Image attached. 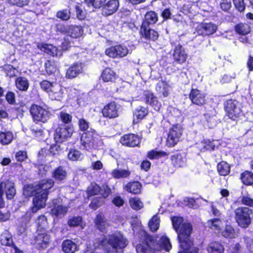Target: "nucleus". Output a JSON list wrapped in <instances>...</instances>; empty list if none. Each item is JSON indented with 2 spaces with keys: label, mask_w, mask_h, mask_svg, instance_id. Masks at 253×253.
<instances>
[{
  "label": "nucleus",
  "mask_w": 253,
  "mask_h": 253,
  "mask_svg": "<svg viewBox=\"0 0 253 253\" xmlns=\"http://www.w3.org/2000/svg\"><path fill=\"white\" fill-rule=\"evenodd\" d=\"M141 185L138 181L129 182L125 186V189L127 192L134 194L140 193L141 190Z\"/></svg>",
  "instance_id": "473e14b6"
},
{
  "label": "nucleus",
  "mask_w": 253,
  "mask_h": 253,
  "mask_svg": "<svg viewBox=\"0 0 253 253\" xmlns=\"http://www.w3.org/2000/svg\"><path fill=\"white\" fill-rule=\"evenodd\" d=\"M78 125L80 130L82 131H87L89 128V123L84 119H80L78 121Z\"/></svg>",
  "instance_id": "4d7b16f0"
},
{
  "label": "nucleus",
  "mask_w": 253,
  "mask_h": 253,
  "mask_svg": "<svg viewBox=\"0 0 253 253\" xmlns=\"http://www.w3.org/2000/svg\"><path fill=\"white\" fill-rule=\"evenodd\" d=\"M72 116L66 112H61L60 113V119L64 123H70L72 121Z\"/></svg>",
  "instance_id": "052dcab7"
},
{
  "label": "nucleus",
  "mask_w": 253,
  "mask_h": 253,
  "mask_svg": "<svg viewBox=\"0 0 253 253\" xmlns=\"http://www.w3.org/2000/svg\"><path fill=\"white\" fill-rule=\"evenodd\" d=\"M235 74H233V76L229 75H224L220 80L222 84L228 83L232 81L233 79L235 78Z\"/></svg>",
  "instance_id": "774afa93"
},
{
  "label": "nucleus",
  "mask_w": 253,
  "mask_h": 253,
  "mask_svg": "<svg viewBox=\"0 0 253 253\" xmlns=\"http://www.w3.org/2000/svg\"><path fill=\"white\" fill-rule=\"evenodd\" d=\"M242 182L246 185L253 184V174L249 171H245L241 175Z\"/></svg>",
  "instance_id": "49530a36"
},
{
  "label": "nucleus",
  "mask_w": 253,
  "mask_h": 253,
  "mask_svg": "<svg viewBox=\"0 0 253 253\" xmlns=\"http://www.w3.org/2000/svg\"><path fill=\"white\" fill-rule=\"evenodd\" d=\"M77 17L80 20L84 19L85 18L86 12L84 10L81 6L77 5L75 6Z\"/></svg>",
  "instance_id": "6e6d98bb"
},
{
  "label": "nucleus",
  "mask_w": 253,
  "mask_h": 253,
  "mask_svg": "<svg viewBox=\"0 0 253 253\" xmlns=\"http://www.w3.org/2000/svg\"><path fill=\"white\" fill-rule=\"evenodd\" d=\"M83 157L84 155L82 153L75 149L71 150L68 154V159L73 161L81 160Z\"/></svg>",
  "instance_id": "09e8293b"
},
{
  "label": "nucleus",
  "mask_w": 253,
  "mask_h": 253,
  "mask_svg": "<svg viewBox=\"0 0 253 253\" xmlns=\"http://www.w3.org/2000/svg\"><path fill=\"white\" fill-rule=\"evenodd\" d=\"M70 15V11L67 9L59 11L56 14L57 17L63 20H68L69 19Z\"/></svg>",
  "instance_id": "5fc2aeb1"
},
{
  "label": "nucleus",
  "mask_w": 253,
  "mask_h": 253,
  "mask_svg": "<svg viewBox=\"0 0 253 253\" xmlns=\"http://www.w3.org/2000/svg\"><path fill=\"white\" fill-rule=\"evenodd\" d=\"M67 211L68 207L63 205L62 200L60 199L52 201V208L50 210V213L52 215L61 217L64 216Z\"/></svg>",
  "instance_id": "4468645a"
},
{
  "label": "nucleus",
  "mask_w": 253,
  "mask_h": 253,
  "mask_svg": "<svg viewBox=\"0 0 253 253\" xmlns=\"http://www.w3.org/2000/svg\"><path fill=\"white\" fill-rule=\"evenodd\" d=\"M217 29V26L211 23H203L197 26L196 31L199 35L209 36L214 34Z\"/></svg>",
  "instance_id": "ddd939ff"
},
{
  "label": "nucleus",
  "mask_w": 253,
  "mask_h": 253,
  "mask_svg": "<svg viewBox=\"0 0 253 253\" xmlns=\"http://www.w3.org/2000/svg\"><path fill=\"white\" fill-rule=\"evenodd\" d=\"M40 194L46 193L47 196L48 190L52 188L54 185V181L52 179H43L37 184Z\"/></svg>",
  "instance_id": "393cba45"
},
{
  "label": "nucleus",
  "mask_w": 253,
  "mask_h": 253,
  "mask_svg": "<svg viewBox=\"0 0 253 253\" xmlns=\"http://www.w3.org/2000/svg\"><path fill=\"white\" fill-rule=\"evenodd\" d=\"M156 90L160 94H162L163 97H167L169 93L170 86L165 81H160L156 85Z\"/></svg>",
  "instance_id": "bb28decb"
},
{
  "label": "nucleus",
  "mask_w": 253,
  "mask_h": 253,
  "mask_svg": "<svg viewBox=\"0 0 253 253\" xmlns=\"http://www.w3.org/2000/svg\"><path fill=\"white\" fill-rule=\"evenodd\" d=\"M140 33L143 38L152 41H156L159 37L158 32L150 29L149 26H141Z\"/></svg>",
  "instance_id": "b1692460"
},
{
  "label": "nucleus",
  "mask_w": 253,
  "mask_h": 253,
  "mask_svg": "<svg viewBox=\"0 0 253 253\" xmlns=\"http://www.w3.org/2000/svg\"><path fill=\"white\" fill-rule=\"evenodd\" d=\"M233 2L238 11L242 12L245 10V6L243 0H233Z\"/></svg>",
  "instance_id": "0e129e2a"
},
{
  "label": "nucleus",
  "mask_w": 253,
  "mask_h": 253,
  "mask_svg": "<svg viewBox=\"0 0 253 253\" xmlns=\"http://www.w3.org/2000/svg\"><path fill=\"white\" fill-rule=\"evenodd\" d=\"M13 139V135L12 132L4 131L0 132V143L2 145L10 144Z\"/></svg>",
  "instance_id": "c9c22d12"
},
{
  "label": "nucleus",
  "mask_w": 253,
  "mask_h": 253,
  "mask_svg": "<svg viewBox=\"0 0 253 253\" xmlns=\"http://www.w3.org/2000/svg\"><path fill=\"white\" fill-rule=\"evenodd\" d=\"M72 129L65 126L57 127L54 133V139L57 142L64 141L66 138L70 137L72 134Z\"/></svg>",
  "instance_id": "f3484780"
},
{
  "label": "nucleus",
  "mask_w": 253,
  "mask_h": 253,
  "mask_svg": "<svg viewBox=\"0 0 253 253\" xmlns=\"http://www.w3.org/2000/svg\"><path fill=\"white\" fill-rule=\"evenodd\" d=\"M235 219L238 225L243 228H247L251 223L250 215L252 210L247 207H239L235 210Z\"/></svg>",
  "instance_id": "423d86ee"
},
{
  "label": "nucleus",
  "mask_w": 253,
  "mask_h": 253,
  "mask_svg": "<svg viewBox=\"0 0 253 253\" xmlns=\"http://www.w3.org/2000/svg\"><path fill=\"white\" fill-rule=\"evenodd\" d=\"M99 246H101L107 253H120L127 245V241L120 232H116L107 237L98 239Z\"/></svg>",
  "instance_id": "f03ea898"
},
{
  "label": "nucleus",
  "mask_w": 253,
  "mask_h": 253,
  "mask_svg": "<svg viewBox=\"0 0 253 253\" xmlns=\"http://www.w3.org/2000/svg\"><path fill=\"white\" fill-rule=\"evenodd\" d=\"M15 157L18 161H24L27 158V153L25 151H19L16 153Z\"/></svg>",
  "instance_id": "338daca9"
},
{
  "label": "nucleus",
  "mask_w": 253,
  "mask_h": 253,
  "mask_svg": "<svg viewBox=\"0 0 253 253\" xmlns=\"http://www.w3.org/2000/svg\"><path fill=\"white\" fill-rule=\"evenodd\" d=\"M119 107L117 104L112 102L105 105L102 110V113L104 117L109 119H114L119 115Z\"/></svg>",
  "instance_id": "f8f14e48"
},
{
  "label": "nucleus",
  "mask_w": 253,
  "mask_h": 253,
  "mask_svg": "<svg viewBox=\"0 0 253 253\" xmlns=\"http://www.w3.org/2000/svg\"><path fill=\"white\" fill-rule=\"evenodd\" d=\"M40 85L43 90L48 93L52 99L60 100L64 96L65 89L56 83L43 81L41 83Z\"/></svg>",
  "instance_id": "20e7f679"
},
{
  "label": "nucleus",
  "mask_w": 253,
  "mask_h": 253,
  "mask_svg": "<svg viewBox=\"0 0 253 253\" xmlns=\"http://www.w3.org/2000/svg\"><path fill=\"white\" fill-rule=\"evenodd\" d=\"M5 192L7 199H12L15 194L16 190L14 183L11 181H6L0 183V207L2 208L4 206V202L3 199V193Z\"/></svg>",
  "instance_id": "0eeeda50"
},
{
  "label": "nucleus",
  "mask_w": 253,
  "mask_h": 253,
  "mask_svg": "<svg viewBox=\"0 0 253 253\" xmlns=\"http://www.w3.org/2000/svg\"><path fill=\"white\" fill-rule=\"evenodd\" d=\"M40 194L37 185H27L24 186L23 194L26 197L33 196L36 194Z\"/></svg>",
  "instance_id": "4c0bfd02"
},
{
  "label": "nucleus",
  "mask_w": 253,
  "mask_h": 253,
  "mask_svg": "<svg viewBox=\"0 0 253 253\" xmlns=\"http://www.w3.org/2000/svg\"><path fill=\"white\" fill-rule=\"evenodd\" d=\"M207 224L210 228L217 231H221V227L223 225L222 221L217 218L209 220Z\"/></svg>",
  "instance_id": "ea45409f"
},
{
  "label": "nucleus",
  "mask_w": 253,
  "mask_h": 253,
  "mask_svg": "<svg viewBox=\"0 0 253 253\" xmlns=\"http://www.w3.org/2000/svg\"><path fill=\"white\" fill-rule=\"evenodd\" d=\"M225 110L229 118L235 120L241 114L240 104L235 100H228L225 104Z\"/></svg>",
  "instance_id": "1a4fd4ad"
},
{
  "label": "nucleus",
  "mask_w": 253,
  "mask_h": 253,
  "mask_svg": "<svg viewBox=\"0 0 253 253\" xmlns=\"http://www.w3.org/2000/svg\"><path fill=\"white\" fill-rule=\"evenodd\" d=\"M160 225V218L157 215H154L149 222V226L152 232L156 231Z\"/></svg>",
  "instance_id": "3c124183"
},
{
  "label": "nucleus",
  "mask_w": 253,
  "mask_h": 253,
  "mask_svg": "<svg viewBox=\"0 0 253 253\" xmlns=\"http://www.w3.org/2000/svg\"><path fill=\"white\" fill-rule=\"evenodd\" d=\"M0 243L2 245L7 246H12L13 245L11 235L8 231H6L1 234Z\"/></svg>",
  "instance_id": "c03bdc74"
},
{
  "label": "nucleus",
  "mask_w": 253,
  "mask_h": 253,
  "mask_svg": "<svg viewBox=\"0 0 253 253\" xmlns=\"http://www.w3.org/2000/svg\"><path fill=\"white\" fill-rule=\"evenodd\" d=\"M100 191V186L96 183H92L88 187L87 194L89 196H93L97 194Z\"/></svg>",
  "instance_id": "603ef678"
},
{
  "label": "nucleus",
  "mask_w": 253,
  "mask_h": 253,
  "mask_svg": "<svg viewBox=\"0 0 253 253\" xmlns=\"http://www.w3.org/2000/svg\"><path fill=\"white\" fill-rule=\"evenodd\" d=\"M61 30L72 38H78L83 33L82 28L77 25L62 26Z\"/></svg>",
  "instance_id": "a211bd4d"
},
{
  "label": "nucleus",
  "mask_w": 253,
  "mask_h": 253,
  "mask_svg": "<svg viewBox=\"0 0 253 253\" xmlns=\"http://www.w3.org/2000/svg\"><path fill=\"white\" fill-rule=\"evenodd\" d=\"M182 134V127L179 125L173 126L168 134L167 145L169 147L175 145L179 141Z\"/></svg>",
  "instance_id": "9d476101"
},
{
  "label": "nucleus",
  "mask_w": 253,
  "mask_h": 253,
  "mask_svg": "<svg viewBox=\"0 0 253 253\" xmlns=\"http://www.w3.org/2000/svg\"><path fill=\"white\" fill-rule=\"evenodd\" d=\"M221 233L223 237L227 238L233 239L237 236L234 228L230 225H226L224 229L221 231Z\"/></svg>",
  "instance_id": "a19ab883"
},
{
  "label": "nucleus",
  "mask_w": 253,
  "mask_h": 253,
  "mask_svg": "<svg viewBox=\"0 0 253 253\" xmlns=\"http://www.w3.org/2000/svg\"><path fill=\"white\" fill-rule=\"evenodd\" d=\"M206 95L197 89H192L189 94V98L192 103L198 106H202L206 103Z\"/></svg>",
  "instance_id": "dca6fc26"
},
{
  "label": "nucleus",
  "mask_w": 253,
  "mask_h": 253,
  "mask_svg": "<svg viewBox=\"0 0 253 253\" xmlns=\"http://www.w3.org/2000/svg\"><path fill=\"white\" fill-rule=\"evenodd\" d=\"M83 65L82 63H75L67 70L66 77L68 79H73L82 73Z\"/></svg>",
  "instance_id": "5701e85b"
},
{
  "label": "nucleus",
  "mask_w": 253,
  "mask_h": 253,
  "mask_svg": "<svg viewBox=\"0 0 253 253\" xmlns=\"http://www.w3.org/2000/svg\"><path fill=\"white\" fill-rule=\"evenodd\" d=\"M49 236L46 233H40L35 238V244L42 248H45L49 242Z\"/></svg>",
  "instance_id": "72a5a7b5"
},
{
  "label": "nucleus",
  "mask_w": 253,
  "mask_h": 253,
  "mask_svg": "<svg viewBox=\"0 0 253 253\" xmlns=\"http://www.w3.org/2000/svg\"><path fill=\"white\" fill-rule=\"evenodd\" d=\"M128 53L127 48L122 45H117L108 48L105 50V54L112 58H122Z\"/></svg>",
  "instance_id": "9b49d317"
},
{
  "label": "nucleus",
  "mask_w": 253,
  "mask_h": 253,
  "mask_svg": "<svg viewBox=\"0 0 253 253\" xmlns=\"http://www.w3.org/2000/svg\"><path fill=\"white\" fill-rule=\"evenodd\" d=\"M235 31L241 35H247L251 31L250 26L246 23H240L235 27Z\"/></svg>",
  "instance_id": "79ce46f5"
},
{
  "label": "nucleus",
  "mask_w": 253,
  "mask_h": 253,
  "mask_svg": "<svg viewBox=\"0 0 253 253\" xmlns=\"http://www.w3.org/2000/svg\"><path fill=\"white\" fill-rule=\"evenodd\" d=\"M94 223L96 227L102 232L105 231L106 228L109 226L108 222L101 214L97 215L94 220Z\"/></svg>",
  "instance_id": "cd10ccee"
},
{
  "label": "nucleus",
  "mask_w": 253,
  "mask_h": 253,
  "mask_svg": "<svg viewBox=\"0 0 253 253\" xmlns=\"http://www.w3.org/2000/svg\"><path fill=\"white\" fill-rule=\"evenodd\" d=\"M217 171L221 175L225 176L230 172V167L229 165L225 162H222L217 165Z\"/></svg>",
  "instance_id": "de8ad7c7"
},
{
  "label": "nucleus",
  "mask_w": 253,
  "mask_h": 253,
  "mask_svg": "<svg viewBox=\"0 0 253 253\" xmlns=\"http://www.w3.org/2000/svg\"><path fill=\"white\" fill-rule=\"evenodd\" d=\"M172 56L174 61L179 64L184 63L188 57L185 49L180 44L175 46Z\"/></svg>",
  "instance_id": "2eb2a0df"
},
{
  "label": "nucleus",
  "mask_w": 253,
  "mask_h": 253,
  "mask_svg": "<svg viewBox=\"0 0 253 253\" xmlns=\"http://www.w3.org/2000/svg\"><path fill=\"white\" fill-rule=\"evenodd\" d=\"M146 102L152 106L155 110H159L161 104L152 92H147L145 94Z\"/></svg>",
  "instance_id": "7c9ffc66"
},
{
  "label": "nucleus",
  "mask_w": 253,
  "mask_h": 253,
  "mask_svg": "<svg viewBox=\"0 0 253 253\" xmlns=\"http://www.w3.org/2000/svg\"><path fill=\"white\" fill-rule=\"evenodd\" d=\"M46 193L43 194H38L33 199V206L31 208V211L35 213L40 209L43 208L45 205V202L47 199Z\"/></svg>",
  "instance_id": "6ab92c4d"
},
{
  "label": "nucleus",
  "mask_w": 253,
  "mask_h": 253,
  "mask_svg": "<svg viewBox=\"0 0 253 253\" xmlns=\"http://www.w3.org/2000/svg\"><path fill=\"white\" fill-rule=\"evenodd\" d=\"M52 176L57 180H62L66 178L67 172L62 167H59L53 171Z\"/></svg>",
  "instance_id": "a18cd8bd"
},
{
  "label": "nucleus",
  "mask_w": 253,
  "mask_h": 253,
  "mask_svg": "<svg viewBox=\"0 0 253 253\" xmlns=\"http://www.w3.org/2000/svg\"><path fill=\"white\" fill-rule=\"evenodd\" d=\"M120 142L123 145L134 147L140 143V139L134 134H126L121 138Z\"/></svg>",
  "instance_id": "aec40b11"
},
{
  "label": "nucleus",
  "mask_w": 253,
  "mask_h": 253,
  "mask_svg": "<svg viewBox=\"0 0 253 253\" xmlns=\"http://www.w3.org/2000/svg\"><path fill=\"white\" fill-rule=\"evenodd\" d=\"M82 221L81 217H74L69 220L68 224L70 226H77L81 224Z\"/></svg>",
  "instance_id": "680f3d73"
},
{
  "label": "nucleus",
  "mask_w": 253,
  "mask_h": 253,
  "mask_svg": "<svg viewBox=\"0 0 253 253\" xmlns=\"http://www.w3.org/2000/svg\"><path fill=\"white\" fill-rule=\"evenodd\" d=\"M101 77L104 82H113L116 80L117 76L110 68H106L103 71Z\"/></svg>",
  "instance_id": "2f4dec72"
},
{
  "label": "nucleus",
  "mask_w": 253,
  "mask_h": 253,
  "mask_svg": "<svg viewBox=\"0 0 253 253\" xmlns=\"http://www.w3.org/2000/svg\"><path fill=\"white\" fill-rule=\"evenodd\" d=\"M10 3L19 7H23L28 4L30 0H9Z\"/></svg>",
  "instance_id": "e2e57ef3"
},
{
  "label": "nucleus",
  "mask_w": 253,
  "mask_h": 253,
  "mask_svg": "<svg viewBox=\"0 0 253 253\" xmlns=\"http://www.w3.org/2000/svg\"><path fill=\"white\" fill-rule=\"evenodd\" d=\"M30 113L34 121L45 123L49 119L50 113L44 108L33 104L30 108Z\"/></svg>",
  "instance_id": "6e6552de"
},
{
  "label": "nucleus",
  "mask_w": 253,
  "mask_h": 253,
  "mask_svg": "<svg viewBox=\"0 0 253 253\" xmlns=\"http://www.w3.org/2000/svg\"><path fill=\"white\" fill-rule=\"evenodd\" d=\"M130 172L128 170L115 169L112 172V176L115 178H126L129 176Z\"/></svg>",
  "instance_id": "37998d69"
},
{
  "label": "nucleus",
  "mask_w": 253,
  "mask_h": 253,
  "mask_svg": "<svg viewBox=\"0 0 253 253\" xmlns=\"http://www.w3.org/2000/svg\"><path fill=\"white\" fill-rule=\"evenodd\" d=\"M17 88L22 91H26L29 86L28 80L23 77L17 78L15 81Z\"/></svg>",
  "instance_id": "58836bf2"
},
{
  "label": "nucleus",
  "mask_w": 253,
  "mask_h": 253,
  "mask_svg": "<svg viewBox=\"0 0 253 253\" xmlns=\"http://www.w3.org/2000/svg\"><path fill=\"white\" fill-rule=\"evenodd\" d=\"M81 141L84 149L91 151L97 148L100 142V137L95 130L90 128L82 135Z\"/></svg>",
  "instance_id": "39448f33"
},
{
  "label": "nucleus",
  "mask_w": 253,
  "mask_h": 253,
  "mask_svg": "<svg viewBox=\"0 0 253 253\" xmlns=\"http://www.w3.org/2000/svg\"><path fill=\"white\" fill-rule=\"evenodd\" d=\"M231 6V0H221L220 1V7L221 8L226 11L228 10Z\"/></svg>",
  "instance_id": "69168bd1"
},
{
  "label": "nucleus",
  "mask_w": 253,
  "mask_h": 253,
  "mask_svg": "<svg viewBox=\"0 0 253 253\" xmlns=\"http://www.w3.org/2000/svg\"><path fill=\"white\" fill-rule=\"evenodd\" d=\"M207 250L208 253H224V248L220 243L214 242L209 244Z\"/></svg>",
  "instance_id": "f704fd0d"
},
{
  "label": "nucleus",
  "mask_w": 253,
  "mask_h": 253,
  "mask_svg": "<svg viewBox=\"0 0 253 253\" xmlns=\"http://www.w3.org/2000/svg\"><path fill=\"white\" fill-rule=\"evenodd\" d=\"M140 234L142 236V238L141 239L142 243L136 246V250L137 253H155V250L160 249H164L169 252L171 248L169 239L165 236H162L160 239L159 247L153 249L151 246L153 245L154 243L151 238L144 231H141Z\"/></svg>",
  "instance_id": "7ed1b4c3"
},
{
  "label": "nucleus",
  "mask_w": 253,
  "mask_h": 253,
  "mask_svg": "<svg viewBox=\"0 0 253 253\" xmlns=\"http://www.w3.org/2000/svg\"><path fill=\"white\" fill-rule=\"evenodd\" d=\"M84 2L88 7L92 6L95 8H100L102 5L101 0L98 1L97 0H84Z\"/></svg>",
  "instance_id": "bf43d9fd"
},
{
  "label": "nucleus",
  "mask_w": 253,
  "mask_h": 253,
  "mask_svg": "<svg viewBox=\"0 0 253 253\" xmlns=\"http://www.w3.org/2000/svg\"><path fill=\"white\" fill-rule=\"evenodd\" d=\"M173 165L176 167H182L185 165L186 159L184 155L177 154L171 157Z\"/></svg>",
  "instance_id": "e433bc0d"
},
{
  "label": "nucleus",
  "mask_w": 253,
  "mask_h": 253,
  "mask_svg": "<svg viewBox=\"0 0 253 253\" xmlns=\"http://www.w3.org/2000/svg\"><path fill=\"white\" fill-rule=\"evenodd\" d=\"M167 155L164 152H158L155 150H152L148 153V157L151 159H158L165 156Z\"/></svg>",
  "instance_id": "864d4df0"
},
{
  "label": "nucleus",
  "mask_w": 253,
  "mask_h": 253,
  "mask_svg": "<svg viewBox=\"0 0 253 253\" xmlns=\"http://www.w3.org/2000/svg\"><path fill=\"white\" fill-rule=\"evenodd\" d=\"M148 113V111L146 108L143 106L138 107L134 111L133 123H137L139 120L143 119Z\"/></svg>",
  "instance_id": "c85d7f7f"
},
{
  "label": "nucleus",
  "mask_w": 253,
  "mask_h": 253,
  "mask_svg": "<svg viewBox=\"0 0 253 253\" xmlns=\"http://www.w3.org/2000/svg\"><path fill=\"white\" fill-rule=\"evenodd\" d=\"M119 6V2L118 0H110L103 6V14L106 16L113 14L117 11Z\"/></svg>",
  "instance_id": "412c9836"
},
{
  "label": "nucleus",
  "mask_w": 253,
  "mask_h": 253,
  "mask_svg": "<svg viewBox=\"0 0 253 253\" xmlns=\"http://www.w3.org/2000/svg\"><path fill=\"white\" fill-rule=\"evenodd\" d=\"M131 207L134 210H139L143 207V204L138 198H132L129 200Z\"/></svg>",
  "instance_id": "8fccbe9b"
},
{
  "label": "nucleus",
  "mask_w": 253,
  "mask_h": 253,
  "mask_svg": "<svg viewBox=\"0 0 253 253\" xmlns=\"http://www.w3.org/2000/svg\"><path fill=\"white\" fill-rule=\"evenodd\" d=\"M38 228L44 229L47 226L46 218L44 215H40L37 220Z\"/></svg>",
  "instance_id": "13d9d810"
},
{
  "label": "nucleus",
  "mask_w": 253,
  "mask_h": 253,
  "mask_svg": "<svg viewBox=\"0 0 253 253\" xmlns=\"http://www.w3.org/2000/svg\"><path fill=\"white\" fill-rule=\"evenodd\" d=\"M37 46L39 49L53 56H60L62 54L61 51L52 44L39 43Z\"/></svg>",
  "instance_id": "4be33fe9"
},
{
  "label": "nucleus",
  "mask_w": 253,
  "mask_h": 253,
  "mask_svg": "<svg viewBox=\"0 0 253 253\" xmlns=\"http://www.w3.org/2000/svg\"><path fill=\"white\" fill-rule=\"evenodd\" d=\"M158 19L157 13L154 11H149L145 15L144 19L141 26H149L150 25L154 24Z\"/></svg>",
  "instance_id": "a878e982"
},
{
  "label": "nucleus",
  "mask_w": 253,
  "mask_h": 253,
  "mask_svg": "<svg viewBox=\"0 0 253 253\" xmlns=\"http://www.w3.org/2000/svg\"><path fill=\"white\" fill-rule=\"evenodd\" d=\"M171 221L174 230L177 233V238L181 250L178 253H197L198 249L193 246L191 237L192 226L190 223H182L183 218L180 217H171Z\"/></svg>",
  "instance_id": "f257e3e1"
},
{
  "label": "nucleus",
  "mask_w": 253,
  "mask_h": 253,
  "mask_svg": "<svg viewBox=\"0 0 253 253\" xmlns=\"http://www.w3.org/2000/svg\"><path fill=\"white\" fill-rule=\"evenodd\" d=\"M62 247L65 253H75L78 250L77 245L70 240L63 241Z\"/></svg>",
  "instance_id": "c756f323"
}]
</instances>
